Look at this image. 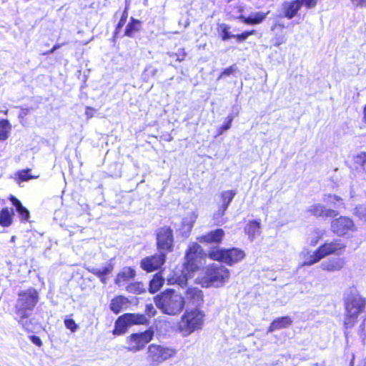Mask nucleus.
<instances>
[{
    "label": "nucleus",
    "mask_w": 366,
    "mask_h": 366,
    "mask_svg": "<svg viewBox=\"0 0 366 366\" xmlns=\"http://www.w3.org/2000/svg\"><path fill=\"white\" fill-rule=\"evenodd\" d=\"M141 28V21L133 17L131 18L130 21L126 26L124 36L129 37H134V34L138 32Z\"/></svg>",
    "instance_id": "nucleus-27"
},
{
    "label": "nucleus",
    "mask_w": 366,
    "mask_h": 366,
    "mask_svg": "<svg viewBox=\"0 0 366 366\" xmlns=\"http://www.w3.org/2000/svg\"><path fill=\"white\" fill-rule=\"evenodd\" d=\"M284 16L288 19H292L301 9L299 1L297 0L291 1H285L282 5Z\"/></svg>",
    "instance_id": "nucleus-17"
},
{
    "label": "nucleus",
    "mask_w": 366,
    "mask_h": 366,
    "mask_svg": "<svg viewBox=\"0 0 366 366\" xmlns=\"http://www.w3.org/2000/svg\"><path fill=\"white\" fill-rule=\"evenodd\" d=\"M186 299L196 307L203 303V292L197 287H189L185 292Z\"/></svg>",
    "instance_id": "nucleus-16"
},
{
    "label": "nucleus",
    "mask_w": 366,
    "mask_h": 366,
    "mask_svg": "<svg viewBox=\"0 0 366 366\" xmlns=\"http://www.w3.org/2000/svg\"><path fill=\"white\" fill-rule=\"evenodd\" d=\"M345 247L346 245L340 239L325 242L306 258L302 265H312L330 254L340 255L344 252Z\"/></svg>",
    "instance_id": "nucleus-3"
},
{
    "label": "nucleus",
    "mask_w": 366,
    "mask_h": 366,
    "mask_svg": "<svg viewBox=\"0 0 366 366\" xmlns=\"http://www.w3.org/2000/svg\"><path fill=\"white\" fill-rule=\"evenodd\" d=\"M167 255L163 252L146 257L141 260V268L147 272H152L159 269L165 262Z\"/></svg>",
    "instance_id": "nucleus-10"
},
{
    "label": "nucleus",
    "mask_w": 366,
    "mask_h": 366,
    "mask_svg": "<svg viewBox=\"0 0 366 366\" xmlns=\"http://www.w3.org/2000/svg\"><path fill=\"white\" fill-rule=\"evenodd\" d=\"M244 256V252L237 247L228 249L217 247L210 250L209 252L210 259L225 263L229 266H232L240 262Z\"/></svg>",
    "instance_id": "nucleus-6"
},
{
    "label": "nucleus",
    "mask_w": 366,
    "mask_h": 366,
    "mask_svg": "<svg viewBox=\"0 0 366 366\" xmlns=\"http://www.w3.org/2000/svg\"><path fill=\"white\" fill-rule=\"evenodd\" d=\"M9 200L15 207L16 211L18 212L21 219L28 220L29 218V212L22 205L21 202L14 196H11Z\"/></svg>",
    "instance_id": "nucleus-24"
},
{
    "label": "nucleus",
    "mask_w": 366,
    "mask_h": 366,
    "mask_svg": "<svg viewBox=\"0 0 366 366\" xmlns=\"http://www.w3.org/2000/svg\"><path fill=\"white\" fill-rule=\"evenodd\" d=\"M352 4L355 6H359L360 4L362 2V0H350Z\"/></svg>",
    "instance_id": "nucleus-56"
},
{
    "label": "nucleus",
    "mask_w": 366,
    "mask_h": 366,
    "mask_svg": "<svg viewBox=\"0 0 366 366\" xmlns=\"http://www.w3.org/2000/svg\"><path fill=\"white\" fill-rule=\"evenodd\" d=\"M86 114L87 115L88 117H92V115H90V112H89L87 111L86 112Z\"/></svg>",
    "instance_id": "nucleus-59"
},
{
    "label": "nucleus",
    "mask_w": 366,
    "mask_h": 366,
    "mask_svg": "<svg viewBox=\"0 0 366 366\" xmlns=\"http://www.w3.org/2000/svg\"><path fill=\"white\" fill-rule=\"evenodd\" d=\"M129 7V3L127 0H126V6L124 8V10L122 12V16L118 22V24L116 26L115 31L114 33V38H117L118 34L120 32L121 29L125 24L127 19L128 18V10Z\"/></svg>",
    "instance_id": "nucleus-30"
},
{
    "label": "nucleus",
    "mask_w": 366,
    "mask_h": 366,
    "mask_svg": "<svg viewBox=\"0 0 366 366\" xmlns=\"http://www.w3.org/2000/svg\"><path fill=\"white\" fill-rule=\"evenodd\" d=\"M269 11L266 13L257 11L251 13L248 16L240 14L237 17L241 22L248 25H255L262 23L267 16Z\"/></svg>",
    "instance_id": "nucleus-15"
},
{
    "label": "nucleus",
    "mask_w": 366,
    "mask_h": 366,
    "mask_svg": "<svg viewBox=\"0 0 366 366\" xmlns=\"http://www.w3.org/2000/svg\"><path fill=\"white\" fill-rule=\"evenodd\" d=\"M38 299V292L33 288L19 292L16 305L17 315L21 319L28 318L36 305Z\"/></svg>",
    "instance_id": "nucleus-5"
},
{
    "label": "nucleus",
    "mask_w": 366,
    "mask_h": 366,
    "mask_svg": "<svg viewBox=\"0 0 366 366\" xmlns=\"http://www.w3.org/2000/svg\"><path fill=\"white\" fill-rule=\"evenodd\" d=\"M244 231L248 238L252 242L256 236L260 234V220H252L245 226Z\"/></svg>",
    "instance_id": "nucleus-23"
},
{
    "label": "nucleus",
    "mask_w": 366,
    "mask_h": 366,
    "mask_svg": "<svg viewBox=\"0 0 366 366\" xmlns=\"http://www.w3.org/2000/svg\"><path fill=\"white\" fill-rule=\"evenodd\" d=\"M29 339L34 344L36 345V346H38L39 347H41L42 346V342L41 340V339L38 337V336H36V335H31L29 337Z\"/></svg>",
    "instance_id": "nucleus-48"
},
{
    "label": "nucleus",
    "mask_w": 366,
    "mask_h": 366,
    "mask_svg": "<svg viewBox=\"0 0 366 366\" xmlns=\"http://www.w3.org/2000/svg\"><path fill=\"white\" fill-rule=\"evenodd\" d=\"M164 282V278L159 274H156L149 282V291L152 294L157 292L162 287Z\"/></svg>",
    "instance_id": "nucleus-29"
},
{
    "label": "nucleus",
    "mask_w": 366,
    "mask_h": 366,
    "mask_svg": "<svg viewBox=\"0 0 366 366\" xmlns=\"http://www.w3.org/2000/svg\"><path fill=\"white\" fill-rule=\"evenodd\" d=\"M327 199L325 198L324 200L331 204H333L336 208H339L343 205L342 198L338 196L329 194L327 195Z\"/></svg>",
    "instance_id": "nucleus-38"
},
{
    "label": "nucleus",
    "mask_w": 366,
    "mask_h": 366,
    "mask_svg": "<svg viewBox=\"0 0 366 366\" xmlns=\"http://www.w3.org/2000/svg\"><path fill=\"white\" fill-rule=\"evenodd\" d=\"M62 44H55L52 49L48 52V54H52L54 53L56 49H59L61 46Z\"/></svg>",
    "instance_id": "nucleus-53"
},
{
    "label": "nucleus",
    "mask_w": 366,
    "mask_h": 366,
    "mask_svg": "<svg viewBox=\"0 0 366 366\" xmlns=\"http://www.w3.org/2000/svg\"><path fill=\"white\" fill-rule=\"evenodd\" d=\"M299 1L300 6H305L307 9L314 8L317 3V0H297Z\"/></svg>",
    "instance_id": "nucleus-44"
},
{
    "label": "nucleus",
    "mask_w": 366,
    "mask_h": 366,
    "mask_svg": "<svg viewBox=\"0 0 366 366\" xmlns=\"http://www.w3.org/2000/svg\"><path fill=\"white\" fill-rule=\"evenodd\" d=\"M239 11L242 12V8H239Z\"/></svg>",
    "instance_id": "nucleus-62"
},
{
    "label": "nucleus",
    "mask_w": 366,
    "mask_h": 366,
    "mask_svg": "<svg viewBox=\"0 0 366 366\" xmlns=\"http://www.w3.org/2000/svg\"><path fill=\"white\" fill-rule=\"evenodd\" d=\"M355 162L360 164L362 170L366 172V153L361 152L356 157Z\"/></svg>",
    "instance_id": "nucleus-42"
},
{
    "label": "nucleus",
    "mask_w": 366,
    "mask_h": 366,
    "mask_svg": "<svg viewBox=\"0 0 366 366\" xmlns=\"http://www.w3.org/2000/svg\"><path fill=\"white\" fill-rule=\"evenodd\" d=\"M345 264L344 258L341 257H332L325 261H323L320 267L322 270L335 272L340 271Z\"/></svg>",
    "instance_id": "nucleus-14"
},
{
    "label": "nucleus",
    "mask_w": 366,
    "mask_h": 366,
    "mask_svg": "<svg viewBox=\"0 0 366 366\" xmlns=\"http://www.w3.org/2000/svg\"><path fill=\"white\" fill-rule=\"evenodd\" d=\"M66 328L70 329L71 332H74L77 327L76 322H64Z\"/></svg>",
    "instance_id": "nucleus-49"
},
{
    "label": "nucleus",
    "mask_w": 366,
    "mask_h": 366,
    "mask_svg": "<svg viewBox=\"0 0 366 366\" xmlns=\"http://www.w3.org/2000/svg\"><path fill=\"white\" fill-rule=\"evenodd\" d=\"M316 234H317L316 239H312L311 241V243H310L311 245H312V246H315L317 243L318 239L320 238V236L319 232L316 231Z\"/></svg>",
    "instance_id": "nucleus-54"
},
{
    "label": "nucleus",
    "mask_w": 366,
    "mask_h": 366,
    "mask_svg": "<svg viewBox=\"0 0 366 366\" xmlns=\"http://www.w3.org/2000/svg\"><path fill=\"white\" fill-rule=\"evenodd\" d=\"M126 290L129 293L140 295L146 292V287L140 282H135L129 284L126 287Z\"/></svg>",
    "instance_id": "nucleus-31"
},
{
    "label": "nucleus",
    "mask_w": 366,
    "mask_h": 366,
    "mask_svg": "<svg viewBox=\"0 0 366 366\" xmlns=\"http://www.w3.org/2000/svg\"><path fill=\"white\" fill-rule=\"evenodd\" d=\"M358 366H366V362H364L361 365H358Z\"/></svg>",
    "instance_id": "nucleus-61"
},
{
    "label": "nucleus",
    "mask_w": 366,
    "mask_h": 366,
    "mask_svg": "<svg viewBox=\"0 0 366 366\" xmlns=\"http://www.w3.org/2000/svg\"><path fill=\"white\" fill-rule=\"evenodd\" d=\"M332 231L338 236H342L355 229L353 221L347 217H340L331 223Z\"/></svg>",
    "instance_id": "nucleus-11"
},
{
    "label": "nucleus",
    "mask_w": 366,
    "mask_h": 366,
    "mask_svg": "<svg viewBox=\"0 0 366 366\" xmlns=\"http://www.w3.org/2000/svg\"><path fill=\"white\" fill-rule=\"evenodd\" d=\"M145 312L149 317H152L156 314V310L152 305H147L146 306Z\"/></svg>",
    "instance_id": "nucleus-47"
},
{
    "label": "nucleus",
    "mask_w": 366,
    "mask_h": 366,
    "mask_svg": "<svg viewBox=\"0 0 366 366\" xmlns=\"http://www.w3.org/2000/svg\"><path fill=\"white\" fill-rule=\"evenodd\" d=\"M227 209L222 207L218 204V209L214 213L213 218L217 224L223 223L222 217L224 215Z\"/></svg>",
    "instance_id": "nucleus-39"
},
{
    "label": "nucleus",
    "mask_w": 366,
    "mask_h": 366,
    "mask_svg": "<svg viewBox=\"0 0 366 366\" xmlns=\"http://www.w3.org/2000/svg\"><path fill=\"white\" fill-rule=\"evenodd\" d=\"M236 194V190L231 189L223 191L222 192H221L219 195L220 201L218 204L220 205L222 207L228 209L229 205L232 202Z\"/></svg>",
    "instance_id": "nucleus-25"
},
{
    "label": "nucleus",
    "mask_w": 366,
    "mask_h": 366,
    "mask_svg": "<svg viewBox=\"0 0 366 366\" xmlns=\"http://www.w3.org/2000/svg\"><path fill=\"white\" fill-rule=\"evenodd\" d=\"M347 315L351 318H357L365 312L366 299L362 297L355 287L348 288L344 295Z\"/></svg>",
    "instance_id": "nucleus-4"
},
{
    "label": "nucleus",
    "mask_w": 366,
    "mask_h": 366,
    "mask_svg": "<svg viewBox=\"0 0 366 366\" xmlns=\"http://www.w3.org/2000/svg\"><path fill=\"white\" fill-rule=\"evenodd\" d=\"M274 320H281V321H283V320H291L290 317H278L277 319H275Z\"/></svg>",
    "instance_id": "nucleus-57"
},
{
    "label": "nucleus",
    "mask_w": 366,
    "mask_h": 366,
    "mask_svg": "<svg viewBox=\"0 0 366 366\" xmlns=\"http://www.w3.org/2000/svg\"><path fill=\"white\" fill-rule=\"evenodd\" d=\"M307 212L317 217H335L338 214V212L336 210L327 209L320 203L314 204L308 207Z\"/></svg>",
    "instance_id": "nucleus-13"
},
{
    "label": "nucleus",
    "mask_w": 366,
    "mask_h": 366,
    "mask_svg": "<svg viewBox=\"0 0 366 366\" xmlns=\"http://www.w3.org/2000/svg\"><path fill=\"white\" fill-rule=\"evenodd\" d=\"M255 34V30L245 31L239 34H234L233 38H235L237 41L242 42L245 41L249 36Z\"/></svg>",
    "instance_id": "nucleus-41"
},
{
    "label": "nucleus",
    "mask_w": 366,
    "mask_h": 366,
    "mask_svg": "<svg viewBox=\"0 0 366 366\" xmlns=\"http://www.w3.org/2000/svg\"><path fill=\"white\" fill-rule=\"evenodd\" d=\"M176 282L179 285L182 287L185 286L187 285V279L185 277H178L176 280Z\"/></svg>",
    "instance_id": "nucleus-51"
},
{
    "label": "nucleus",
    "mask_w": 366,
    "mask_h": 366,
    "mask_svg": "<svg viewBox=\"0 0 366 366\" xmlns=\"http://www.w3.org/2000/svg\"><path fill=\"white\" fill-rule=\"evenodd\" d=\"M136 275V271L132 267H124L118 273L115 279V283L119 287L124 286V283L133 280Z\"/></svg>",
    "instance_id": "nucleus-19"
},
{
    "label": "nucleus",
    "mask_w": 366,
    "mask_h": 366,
    "mask_svg": "<svg viewBox=\"0 0 366 366\" xmlns=\"http://www.w3.org/2000/svg\"><path fill=\"white\" fill-rule=\"evenodd\" d=\"M129 303L127 298L119 295L112 300L109 307L114 313L119 314L128 307Z\"/></svg>",
    "instance_id": "nucleus-21"
},
{
    "label": "nucleus",
    "mask_w": 366,
    "mask_h": 366,
    "mask_svg": "<svg viewBox=\"0 0 366 366\" xmlns=\"http://www.w3.org/2000/svg\"><path fill=\"white\" fill-rule=\"evenodd\" d=\"M11 124L7 119H0V140H6L9 137Z\"/></svg>",
    "instance_id": "nucleus-33"
},
{
    "label": "nucleus",
    "mask_w": 366,
    "mask_h": 366,
    "mask_svg": "<svg viewBox=\"0 0 366 366\" xmlns=\"http://www.w3.org/2000/svg\"><path fill=\"white\" fill-rule=\"evenodd\" d=\"M287 41V37L285 34H276L274 38H272V41L273 45L275 46H280V45L285 44Z\"/></svg>",
    "instance_id": "nucleus-43"
},
{
    "label": "nucleus",
    "mask_w": 366,
    "mask_h": 366,
    "mask_svg": "<svg viewBox=\"0 0 366 366\" xmlns=\"http://www.w3.org/2000/svg\"><path fill=\"white\" fill-rule=\"evenodd\" d=\"M204 317V313L199 308L195 307L191 310H187L182 316L181 320H202Z\"/></svg>",
    "instance_id": "nucleus-28"
},
{
    "label": "nucleus",
    "mask_w": 366,
    "mask_h": 366,
    "mask_svg": "<svg viewBox=\"0 0 366 366\" xmlns=\"http://www.w3.org/2000/svg\"><path fill=\"white\" fill-rule=\"evenodd\" d=\"M224 236V231L222 229H216L199 238L200 242L219 244Z\"/></svg>",
    "instance_id": "nucleus-18"
},
{
    "label": "nucleus",
    "mask_w": 366,
    "mask_h": 366,
    "mask_svg": "<svg viewBox=\"0 0 366 366\" xmlns=\"http://www.w3.org/2000/svg\"><path fill=\"white\" fill-rule=\"evenodd\" d=\"M197 217V215L192 212L187 214V215L183 218L182 224L187 231H190L192 229Z\"/></svg>",
    "instance_id": "nucleus-35"
},
{
    "label": "nucleus",
    "mask_w": 366,
    "mask_h": 366,
    "mask_svg": "<svg viewBox=\"0 0 366 366\" xmlns=\"http://www.w3.org/2000/svg\"><path fill=\"white\" fill-rule=\"evenodd\" d=\"M157 307L164 314L175 315L181 312L184 306V298L169 289L157 295L154 299Z\"/></svg>",
    "instance_id": "nucleus-1"
},
{
    "label": "nucleus",
    "mask_w": 366,
    "mask_h": 366,
    "mask_svg": "<svg viewBox=\"0 0 366 366\" xmlns=\"http://www.w3.org/2000/svg\"><path fill=\"white\" fill-rule=\"evenodd\" d=\"M354 214L366 222V206L357 205L354 209Z\"/></svg>",
    "instance_id": "nucleus-40"
},
{
    "label": "nucleus",
    "mask_w": 366,
    "mask_h": 366,
    "mask_svg": "<svg viewBox=\"0 0 366 366\" xmlns=\"http://www.w3.org/2000/svg\"><path fill=\"white\" fill-rule=\"evenodd\" d=\"M230 277L229 270L220 264H212L207 267L202 285L205 287H221L228 282Z\"/></svg>",
    "instance_id": "nucleus-2"
},
{
    "label": "nucleus",
    "mask_w": 366,
    "mask_h": 366,
    "mask_svg": "<svg viewBox=\"0 0 366 366\" xmlns=\"http://www.w3.org/2000/svg\"><path fill=\"white\" fill-rule=\"evenodd\" d=\"M202 322H178V330L186 337L190 335L197 329L200 328Z\"/></svg>",
    "instance_id": "nucleus-22"
},
{
    "label": "nucleus",
    "mask_w": 366,
    "mask_h": 366,
    "mask_svg": "<svg viewBox=\"0 0 366 366\" xmlns=\"http://www.w3.org/2000/svg\"><path fill=\"white\" fill-rule=\"evenodd\" d=\"M114 267L112 266V264H109L102 268H98V267H89L87 269V270L96 275L97 277H99L100 279V281L102 282V283L106 285L107 283V275H108L109 274H110L112 270H113Z\"/></svg>",
    "instance_id": "nucleus-20"
},
{
    "label": "nucleus",
    "mask_w": 366,
    "mask_h": 366,
    "mask_svg": "<svg viewBox=\"0 0 366 366\" xmlns=\"http://www.w3.org/2000/svg\"><path fill=\"white\" fill-rule=\"evenodd\" d=\"M14 239H15V237L14 236L11 237V241L14 242Z\"/></svg>",
    "instance_id": "nucleus-60"
},
{
    "label": "nucleus",
    "mask_w": 366,
    "mask_h": 366,
    "mask_svg": "<svg viewBox=\"0 0 366 366\" xmlns=\"http://www.w3.org/2000/svg\"><path fill=\"white\" fill-rule=\"evenodd\" d=\"M360 7H366V0H362V2L360 4Z\"/></svg>",
    "instance_id": "nucleus-58"
},
{
    "label": "nucleus",
    "mask_w": 366,
    "mask_h": 366,
    "mask_svg": "<svg viewBox=\"0 0 366 366\" xmlns=\"http://www.w3.org/2000/svg\"><path fill=\"white\" fill-rule=\"evenodd\" d=\"M176 353L177 350L173 348L163 347L157 344H151L147 348V359L151 365H158L174 357Z\"/></svg>",
    "instance_id": "nucleus-7"
},
{
    "label": "nucleus",
    "mask_w": 366,
    "mask_h": 366,
    "mask_svg": "<svg viewBox=\"0 0 366 366\" xmlns=\"http://www.w3.org/2000/svg\"><path fill=\"white\" fill-rule=\"evenodd\" d=\"M157 246L158 251L167 255L173 250V231L169 227L159 228L157 232Z\"/></svg>",
    "instance_id": "nucleus-9"
},
{
    "label": "nucleus",
    "mask_w": 366,
    "mask_h": 366,
    "mask_svg": "<svg viewBox=\"0 0 366 366\" xmlns=\"http://www.w3.org/2000/svg\"><path fill=\"white\" fill-rule=\"evenodd\" d=\"M117 320H134L133 315L132 314H124V315L119 316Z\"/></svg>",
    "instance_id": "nucleus-50"
},
{
    "label": "nucleus",
    "mask_w": 366,
    "mask_h": 366,
    "mask_svg": "<svg viewBox=\"0 0 366 366\" xmlns=\"http://www.w3.org/2000/svg\"><path fill=\"white\" fill-rule=\"evenodd\" d=\"M92 109L90 107H86V111L88 112L89 110Z\"/></svg>",
    "instance_id": "nucleus-63"
},
{
    "label": "nucleus",
    "mask_w": 366,
    "mask_h": 366,
    "mask_svg": "<svg viewBox=\"0 0 366 366\" xmlns=\"http://www.w3.org/2000/svg\"><path fill=\"white\" fill-rule=\"evenodd\" d=\"M7 113H8V110H6V111L4 112V114H7Z\"/></svg>",
    "instance_id": "nucleus-64"
},
{
    "label": "nucleus",
    "mask_w": 366,
    "mask_h": 366,
    "mask_svg": "<svg viewBox=\"0 0 366 366\" xmlns=\"http://www.w3.org/2000/svg\"><path fill=\"white\" fill-rule=\"evenodd\" d=\"M234 119V116L232 114H229L225 119L224 123L218 129L217 134L221 135L224 132L230 129L232 123Z\"/></svg>",
    "instance_id": "nucleus-37"
},
{
    "label": "nucleus",
    "mask_w": 366,
    "mask_h": 366,
    "mask_svg": "<svg viewBox=\"0 0 366 366\" xmlns=\"http://www.w3.org/2000/svg\"><path fill=\"white\" fill-rule=\"evenodd\" d=\"M229 30L230 26L228 24L224 23L218 24L217 31L222 41H227L233 38L234 34H232Z\"/></svg>",
    "instance_id": "nucleus-32"
},
{
    "label": "nucleus",
    "mask_w": 366,
    "mask_h": 366,
    "mask_svg": "<svg viewBox=\"0 0 366 366\" xmlns=\"http://www.w3.org/2000/svg\"><path fill=\"white\" fill-rule=\"evenodd\" d=\"M11 215L8 208L3 209L0 212V224L8 227L11 224Z\"/></svg>",
    "instance_id": "nucleus-36"
},
{
    "label": "nucleus",
    "mask_w": 366,
    "mask_h": 366,
    "mask_svg": "<svg viewBox=\"0 0 366 366\" xmlns=\"http://www.w3.org/2000/svg\"><path fill=\"white\" fill-rule=\"evenodd\" d=\"M185 56H186V54L184 51V49H182V54H179L177 59L178 61H183L184 57H185Z\"/></svg>",
    "instance_id": "nucleus-55"
},
{
    "label": "nucleus",
    "mask_w": 366,
    "mask_h": 366,
    "mask_svg": "<svg viewBox=\"0 0 366 366\" xmlns=\"http://www.w3.org/2000/svg\"><path fill=\"white\" fill-rule=\"evenodd\" d=\"M147 322H115V326L112 330V333L114 335H121L127 331V329L130 325Z\"/></svg>",
    "instance_id": "nucleus-26"
},
{
    "label": "nucleus",
    "mask_w": 366,
    "mask_h": 366,
    "mask_svg": "<svg viewBox=\"0 0 366 366\" xmlns=\"http://www.w3.org/2000/svg\"><path fill=\"white\" fill-rule=\"evenodd\" d=\"M355 355L352 353H347L344 357V365L345 366H354Z\"/></svg>",
    "instance_id": "nucleus-46"
},
{
    "label": "nucleus",
    "mask_w": 366,
    "mask_h": 366,
    "mask_svg": "<svg viewBox=\"0 0 366 366\" xmlns=\"http://www.w3.org/2000/svg\"><path fill=\"white\" fill-rule=\"evenodd\" d=\"M236 69H237V66L234 64L224 69L220 74L218 79L222 78L224 76H230L236 71Z\"/></svg>",
    "instance_id": "nucleus-45"
},
{
    "label": "nucleus",
    "mask_w": 366,
    "mask_h": 366,
    "mask_svg": "<svg viewBox=\"0 0 366 366\" xmlns=\"http://www.w3.org/2000/svg\"><path fill=\"white\" fill-rule=\"evenodd\" d=\"M239 112V107L237 105H234L232 107V113L233 116H234V118L238 116Z\"/></svg>",
    "instance_id": "nucleus-52"
},
{
    "label": "nucleus",
    "mask_w": 366,
    "mask_h": 366,
    "mask_svg": "<svg viewBox=\"0 0 366 366\" xmlns=\"http://www.w3.org/2000/svg\"><path fill=\"white\" fill-rule=\"evenodd\" d=\"M201 247L197 243L189 245L185 255L184 266L189 272H194L198 269L197 255Z\"/></svg>",
    "instance_id": "nucleus-12"
},
{
    "label": "nucleus",
    "mask_w": 366,
    "mask_h": 366,
    "mask_svg": "<svg viewBox=\"0 0 366 366\" xmlns=\"http://www.w3.org/2000/svg\"><path fill=\"white\" fill-rule=\"evenodd\" d=\"M154 335V330L152 327L142 332L130 335L127 340L128 351L137 352L142 350L153 339Z\"/></svg>",
    "instance_id": "nucleus-8"
},
{
    "label": "nucleus",
    "mask_w": 366,
    "mask_h": 366,
    "mask_svg": "<svg viewBox=\"0 0 366 366\" xmlns=\"http://www.w3.org/2000/svg\"><path fill=\"white\" fill-rule=\"evenodd\" d=\"M30 171L31 169H27L17 172L16 174V176L17 177L16 183L20 185L21 182H26L31 179L36 178V177H34L29 174Z\"/></svg>",
    "instance_id": "nucleus-34"
}]
</instances>
